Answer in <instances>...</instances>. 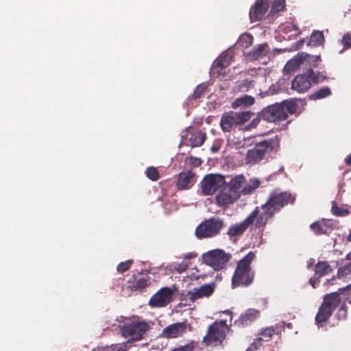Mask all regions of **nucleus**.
Instances as JSON below:
<instances>
[{
    "label": "nucleus",
    "mask_w": 351,
    "mask_h": 351,
    "mask_svg": "<svg viewBox=\"0 0 351 351\" xmlns=\"http://www.w3.org/2000/svg\"><path fill=\"white\" fill-rule=\"evenodd\" d=\"M304 43V39L300 40L296 43V49H300Z\"/></svg>",
    "instance_id": "obj_53"
},
{
    "label": "nucleus",
    "mask_w": 351,
    "mask_h": 351,
    "mask_svg": "<svg viewBox=\"0 0 351 351\" xmlns=\"http://www.w3.org/2000/svg\"><path fill=\"white\" fill-rule=\"evenodd\" d=\"M291 27L293 30L295 31L294 35L298 36L300 34V30L299 27L297 26V25L292 23L291 25Z\"/></svg>",
    "instance_id": "obj_50"
},
{
    "label": "nucleus",
    "mask_w": 351,
    "mask_h": 351,
    "mask_svg": "<svg viewBox=\"0 0 351 351\" xmlns=\"http://www.w3.org/2000/svg\"><path fill=\"white\" fill-rule=\"evenodd\" d=\"M149 328V326L145 322H133L123 326L121 331L124 337L132 341H137L142 339Z\"/></svg>",
    "instance_id": "obj_11"
},
{
    "label": "nucleus",
    "mask_w": 351,
    "mask_h": 351,
    "mask_svg": "<svg viewBox=\"0 0 351 351\" xmlns=\"http://www.w3.org/2000/svg\"><path fill=\"white\" fill-rule=\"evenodd\" d=\"M285 0H274L271 7V13L276 14L283 11L285 8Z\"/></svg>",
    "instance_id": "obj_37"
},
{
    "label": "nucleus",
    "mask_w": 351,
    "mask_h": 351,
    "mask_svg": "<svg viewBox=\"0 0 351 351\" xmlns=\"http://www.w3.org/2000/svg\"><path fill=\"white\" fill-rule=\"evenodd\" d=\"M336 277L333 276L332 278L327 280V282L330 285H333V281L335 280Z\"/></svg>",
    "instance_id": "obj_54"
},
{
    "label": "nucleus",
    "mask_w": 351,
    "mask_h": 351,
    "mask_svg": "<svg viewBox=\"0 0 351 351\" xmlns=\"http://www.w3.org/2000/svg\"><path fill=\"white\" fill-rule=\"evenodd\" d=\"M226 184L224 176L220 174H208L201 181V190L204 195H211L221 190Z\"/></svg>",
    "instance_id": "obj_8"
},
{
    "label": "nucleus",
    "mask_w": 351,
    "mask_h": 351,
    "mask_svg": "<svg viewBox=\"0 0 351 351\" xmlns=\"http://www.w3.org/2000/svg\"><path fill=\"white\" fill-rule=\"evenodd\" d=\"M231 256L223 250L216 249L210 250L203 255L204 262L215 270L223 269L229 261Z\"/></svg>",
    "instance_id": "obj_9"
},
{
    "label": "nucleus",
    "mask_w": 351,
    "mask_h": 351,
    "mask_svg": "<svg viewBox=\"0 0 351 351\" xmlns=\"http://www.w3.org/2000/svg\"><path fill=\"white\" fill-rule=\"evenodd\" d=\"M303 62V54L299 57H295L289 60L284 66L283 72L285 74L291 73L295 71Z\"/></svg>",
    "instance_id": "obj_25"
},
{
    "label": "nucleus",
    "mask_w": 351,
    "mask_h": 351,
    "mask_svg": "<svg viewBox=\"0 0 351 351\" xmlns=\"http://www.w3.org/2000/svg\"><path fill=\"white\" fill-rule=\"evenodd\" d=\"M311 266V264L308 265V267L309 268Z\"/></svg>",
    "instance_id": "obj_60"
},
{
    "label": "nucleus",
    "mask_w": 351,
    "mask_h": 351,
    "mask_svg": "<svg viewBox=\"0 0 351 351\" xmlns=\"http://www.w3.org/2000/svg\"><path fill=\"white\" fill-rule=\"evenodd\" d=\"M337 227V223L333 219H322L311 224L310 228L317 234L329 235Z\"/></svg>",
    "instance_id": "obj_14"
},
{
    "label": "nucleus",
    "mask_w": 351,
    "mask_h": 351,
    "mask_svg": "<svg viewBox=\"0 0 351 351\" xmlns=\"http://www.w3.org/2000/svg\"><path fill=\"white\" fill-rule=\"evenodd\" d=\"M260 185V181L257 179L250 180V182L245 185L241 190L243 195L252 193Z\"/></svg>",
    "instance_id": "obj_35"
},
{
    "label": "nucleus",
    "mask_w": 351,
    "mask_h": 351,
    "mask_svg": "<svg viewBox=\"0 0 351 351\" xmlns=\"http://www.w3.org/2000/svg\"><path fill=\"white\" fill-rule=\"evenodd\" d=\"M224 226L223 220L218 217H210L197 226L195 235L198 239L213 237L220 233Z\"/></svg>",
    "instance_id": "obj_6"
},
{
    "label": "nucleus",
    "mask_w": 351,
    "mask_h": 351,
    "mask_svg": "<svg viewBox=\"0 0 351 351\" xmlns=\"http://www.w3.org/2000/svg\"><path fill=\"white\" fill-rule=\"evenodd\" d=\"M298 109V104L293 101L284 100L264 108L261 116L267 122L276 123L287 119L289 114H294Z\"/></svg>",
    "instance_id": "obj_3"
},
{
    "label": "nucleus",
    "mask_w": 351,
    "mask_h": 351,
    "mask_svg": "<svg viewBox=\"0 0 351 351\" xmlns=\"http://www.w3.org/2000/svg\"><path fill=\"white\" fill-rule=\"evenodd\" d=\"M193 346L189 345H186L184 346H180L179 348H175L172 350V351H193Z\"/></svg>",
    "instance_id": "obj_46"
},
{
    "label": "nucleus",
    "mask_w": 351,
    "mask_h": 351,
    "mask_svg": "<svg viewBox=\"0 0 351 351\" xmlns=\"http://www.w3.org/2000/svg\"><path fill=\"white\" fill-rule=\"evenodd\" d=\"M345 259L346 261H351V252L346 254Z\"/></svg>",
    "instance_id": "obj_55"
},
{
    "label": "nucleus",
    "mask_w": 351,
    "mask_h": 351,
    "mask_svg": "<svg viewBox=\"0 0 351 351\" xmlns=\"http://www.w3.org/2000/svg\"><path fill=\"white\" fill-rule=\"evenodd\" d=\"M332 311L322 304L315 316V321L317 324L326 322L331 316Z\"/></svg>",
    "instance_id": "obj_29"
},
{
    "label": "nucleus",
    "mask_w": 351,
    "mask_h": 351,
    "mask_svg": "<svg viewBox=\"0 0 351 351\" xmlns=\"http://www.w3.org/2000/svg\"><path fill=\"white\" fill-rule=\"evenodd\" d=\"M188 268V263L185 261H182L173 266V269L177 271L178 274L184 272Z\"/></svg>",
    "instance_id": "obj_43"
},
{
    "label": "nucleus",
    "mask_w": 351,
    "mask_h": 351,
    "mask_svg": "<svg viewBox=\"0 0 351 351\" xmlns=\"http://www.w3.org/2000/svg\"><path fill=\"white\" fill-rule=\"evenodd\" d=\"M206 89V86L204 84H201L198 85L191 96V98L196 100L203 97L205 95V91Z\"/></svg>",
    "instance_id": "obj_38"
},
{
    "label": "nucleus",
    "mask_w": 351,
    "mask_h": 351,
    "mask_svg": "<svg viewBox=\"0 0 351 351\" xmlns=\"http://www.w3.org/2000/svg\"><path fill=\"white\" fill-rule=\"evenodd\" d=\"M331 212L337 217H346L350 214V211L347 208L339 207L335 202H332Z\"/></svg>",
    "instance_id": "obj_36"
},
{
    "label": "nucleus",
    "mask_w": 351,
    "mask_h": 351,
    "mask_svg": "<svg viewBox=\"0 0 351 351\" xmlns=\"http://www.w3.org/2000/svg\"><path fill=\"white\" fill-rule=\"evenodd\" d=\"M341 302L340 294L338 292H332L324 297L322 304L333 312L340 305Z\"/></svg>",
    "instance_id": "obj_22"
},
{
    "label": "nucleus",
    "mask_w": 351,
    "mask_h": 351,
    "mask_svg": "<svg viewBox=\"0 0 351 351\" xmlns=\"http://www.w3.org/2000/svg\"><path fill=\"white\" fill-rule=\"evenodd\" d=\"M295 199V197L289 192L271 191L265 204L261 207L256 206L242 222L230 226L227 234L230 239L241 237L249 226H252L255 231L258 230L263 235L269 219L289 204H293Z\"/></svg>",
    "instance_id": "obj_1"
},
{
    "label": "nucleus",
    "mask_w": 351,
    "mask_h": 351,
    "mask_svg": "<svg viewBox=\"0 0 351 351\" xmlns=\"http://www.w3.org/2000/svg\"><path fill=\"white\" fill-rule=\"evenodd\" d=\"M206 138V134L202 131H197L191 134L189 142L192 147H200L203 145Z\"/></svg>",
    "instance_id": "obj_30"
},
{
    "label": "nucleus",
    "mask_w": 351,
    "mask_h": 351,
    "mask_svg": "<svg viewBox=\"0 0 351 351\" xmlns=\"http://www.w3.org/2000/svg\"><path fill=\"white\" fill-rule=\"evenodd\" d=\"M195 181V174L192 171H183L178 175L176 186L180 190L189 189Z\"/></svg>",
    "instance_id": "obj_18"
},
{
    "label": "nucleus",
    "mask_w": 351,
    "mask_h": 351,
    "mask_svg": "<svg viewBox=\"0 0 351 351\" xmlns=\"http://www.w3.org/2000/svg\"><path fill=\"white\" fill-rule=\"evenodd\" d=\"M254 86V82L252 80H245L241 82L239 87L242 91H247Z\"/></svg>",
    "instance_id": "obj_42"
},
{
    "label": "nucleus",
    "mask_w": 351,
    "mask_h": 351,
    "mask_svg": "<svg viewBox=\"0 0 351 351\" xmlns=\"http://www.w3.org/2000/svg\"><path fill=\"white\" fill-rule=\"evenodd\" d=\"M280 137L276 135L271 138L265 139L255 143L254 147L246 154L247 164H256L263 159L269 157L271 153L277 152L280 148Z\"/></svg>",
    "instance_id": "obj_2"
},
{
    "label": "nucleus",
    "mask_w": 351,
    "mask_h": 351,
    "mask_svg": "<svg viewBox=\"0 0 351 351\" xmlns=\"http://www.w3.org/2000/svg\"><path fill=\"white\" fill-rule=\"evenodd\" d=\"M172 351V350H171Z\"/></svg>",
    "instance_id": "obj_61"
},
{
    "label": "nucleus",
    "mask_w": 351,
    "mask_h": 351,
    "mask_svg": "<svg viewBox=\"0 0 351 351\" xmlns=\"http://www.w3.org/2000/svg\"><path fill=\"white\" fill-rule=\"evenodd\" d=\"M332 267L327 261H318L314 268L315 276L320 278L332 271Z\"/></svg>",
    "instance_id": "obj_24"
},
{
    "label": "nucleus",
    "mask_w": 351,
    "mask_h": 351,
    "mask_svg": "<svg viewBox=\"0 0 351 351\" xmlns=\"http://www.w3.org/2000/svg\"><path fill=\"white\" fill-rule=\"evenodd\" d=\"M268 8L269 3L267 0H256L250 11V19L251 21L256 22L262 20Z\"/></svg>",
    "instance_id": "obj_17"
},
{
    "label": "nucleus",
    "mask_w": 351,
    "mask_h": 351,
    "mask_svg": "<svg viewBox=\"0 0 351 351\" xmlns=\"http://www.w3.org/2000/svg\"><path fill=\"white\" fill-rule=\"evenodd\" d=\"M132 263V260H128L125 262L120 263L117 267V271L123 273L128 271L131 267Z\"/></svg>",
    "instance_id": "obj_40"
},
{
    "label": "nucleus",
    "mask_w": 351,
    "mask_h": 351,
    "mask_svg": "<svg viewBox=\"0 0 351 351\" xmlns=\"http://www.w3.org/2000/svg\"><path fill=\"white\" fill-rule=\"evenodd\" d=\"M254 38L250 34H242L239 40L238 44L243 48H247L251 46L253 43Z\"/></svg>",
    "instance_id": "obj_34"
},
{
    "label": "nucleus",
    "mask_w": 351,
    "mask_h": 351,
    "mask_svg": "<svg viewBox=\"0 0 351 351\" xmlns=\"http://www.w3.org/2000/svg\"><path fill=\"white\" fill-rule=\"evenodd\" d=\"M315 75L317 78L318 83L322 82L323 81L328 79V77L326 76L325 72H319V71L317 73L315 72Z\"/></svg>",
    "instance_id": "obj_45"
},
{
    "label": "nucleus",
    "mask_w": 351,
    "mask_h": 351,
    "mask_svg": "<svg viewBox=\"0 0 351 351\" xmlns=\"http://www.w3.org/2000/svg\"><path fill=\"white\" fill-rule=\"evenodd\" d=\"M268 45L267 43L258 45L253 50L250 51L247 56L254 60H257L267 56L268 52Z\"/></svg>",
    "instance_id": "obj_28"
},
{
    "label": "nucleus",
    "mask_w": 351,
    "mask_h": 351,
    "mask_svg": "<svg viewBox=\"0 0 351 351\" xmlns=\"http://www.w3.org/2000/svg\"><path fill=\"white\" fill-rule=\"evenodd\" d=\"M255 256L254 252H250L239 261L232 278L233 287H246L252 284L254 278V272L250 265Z\"/></svg>",
    "instance_id": "obj_4"
},
{
    "label": "nucleus",
    "mask_w": 351,
    "mask_h": 351,
    "mask_svg": "<svg viewBox=\"0 0 351 351\" xmlns=\"http://www.w3.org/2000/svg\"><path fill=\"white\" fill-rule=\"evenodd\" d=\"M117 351H126V349L124 348V346H119L117 348Z\"/></svg>",
    "instance_id": "obj_56"
},
{
    "label": "nucleus",
    "mask_w": 351,
    "mask_h": 351,
    "mask_svg": "<svg viewBox=\"0 0 351 351\" xmlns=\"http://www.w3.org/2000/svg\"><path fill=\"white\" fill-rule=\"evenodd\" d=\"M240 196V193L232 191L224 186L215 195V204L218 207L225 210L233 204Z\"/></svg>",
    "instance_id": "obj_13"
},
{
    "label": "nucleus",
    "mask_w": 351,
    "mask_h": 351,
    "mask_svg": "<svg viewBox=\"0 0 351 351\" xmlns=\"http://www.w3.org/2000/svg\"><path fill=\"white\" fill-rule=\"evenodd\" d=\"M254 103V98L252 96L245 95L239 98H237L233 102V107L240 106H249Z\"/></svg>",
    "instance_id": "obj_32"
},
{
    "label": "nucleus",
    "mask_w": 351,
    "mask_h": 351,
    "mask_svg": "<svg viewBox=\"0 0 351 351\" xmlns=\"http://www.w3.org/2000/svg\"><path fill=\"white\" fill-rule=\"evenodd\" d=\"M252 113L250 111L233 112L224 113L220 121L221 130L224 132H230L234 128L242 125L249 121Z\"/></svg>",
    "instance_id": "obj_5"
},
{
    "label": "nucleus",
    "mask_w": 351,
    "mask_h": 351,
    "mask_svg": "<svg viewBox=\"0 0 351 351\" xmlns=\"http://www.w3.org/2000/svg\"><path fill=\"white\" fill-rule=\"evenodd\" d=\"M332 94L330 89L327 87H322L316 91H315L313 94H311L309 97L311 99L317 100L324 99Z\"/></svg>",
    "instance_id": "obj_33"
},
{
    "label": "nucleus",
    "mask_w": 351,
    "mask_h": 351,
    "mask_svg": "<svg viewBox=\"0 0 351 351\" xmlns=\"http://www.w3.org/2000/svg\"><path fill=\"white\" fill-rule=\"evenodd\" d=\"M278 326V328H284L285 326H286L288 328H290L291 329L293 328V325L291 323H288V324H286L285 322H281L280 323L278 324H277Z\"/></svg>",
    "instance_id": "obj_49"
},
{
    "label": "nucleus",
    "mask_w": 351,
    "mask_h": 351,
    "mask_svg": "<svg viewBox=\"0 0 351 351\" xmlns=\"http://www.w3.org/2000/svg\"><path fill=\"white\" fill-rule=\"evenodd\" d=\"M133 281L129 280L128 282V285L125 287L128 291H141L147 287L151 285L150 277L148 276H141V277H134L133 276Z\"/></svg>",
    "instance_id": "obj_20"
},
{
    "label": "nucleus",
    "mask_w": 351,
    "mask_h": 351,
    "mask_svg": "<svg viewBox=\"0 0 351 351\" xmlns=\"http://www.w3.org/2000/svg\"><path fill=\"white\" fill-rule=\"evenodd\" d=\"M324 41V36L322 32L313 31L310 36L308 45L318 47L323 44Z\"/></svg>",
    "instance_id": "obj_31"
},
{
    "label": "nucleus",
    "mask_w": 351,
    "mask_h": 351,
    "mask_svg": "<svg viewBox=\"0 0 351 351\" xmlns=\"http://www.w3.org/2000/svg\"><path fill=\"white\" fill-rule=\"evenodd\" d=\"M313 58H315L314 61H321V58L319 56H317Z\"/></svg>",
    "instance_id": "obj_57"
},
{
    "label": "nucleus",
    "mask_w": 351,
    "mask_h": 351,
    "mask_svg": "<svg viewBox=\"0 0 351 351\" xmlns=\"http://www.w3.org/2000/svg\"><path fill=\"white\" fill-rule=\"evenodd\" d=\"M348 240L349 241H351V232H350V233L348 234Z\"/></svg>",
    "instance_id": "obj_58"
},
{
    "label": "nucleus",
    "mask_w": 351,
    "mask_h": 351,
    "mask_svg": "<svg viewBox=\"0 0 351 351\" xmlns=\"http://www.w3.org/2000/svg\"><path fill=\"white\" fill-rule=\"evenodd\" d=\"M337 278L344 281L351 278V261L344 263L342 260V263L337 269Z\"/></svg>",
    "instance_id": "obj_23"
},
{
    "label": "nucleus",
    "mask_w": 351,
    "mask_h": 351,
    "mask_svg": "<svg viewBox=\"0 0 351 351\" xmlns=\"http://www.w3.org/2000/svg\"><path fill=\"white\" fill-rule=\"evenodd\" d=\"M232 58V55L230 52L225 51L216 60L214 67L220 69L221 71L230 64Z\"/></svg>",
    "instance_id": "obj_26"
},
{
    "label": "nucleus",
    "mask_w": 351,
    "mask_h": 351,
    "mask_svg": "<svg viewBox=\"0 0 351 351\" xmlns=\"http://www.w3.org/2000/svg\"><path fill=\"white\" fill-rule=\"evenodd\" d=\"M178 291L176 285L171 287H162L150 298L149 304L153 307L165 306L171 302L173 293Z\"/></svg>",
    "instance_id": "obj_12"
},
{
    "label": "nucleus",
    "mask_w": 351,
    "mask_h": 351,
    "mask_svg": "<svg viewBox=\"0 0 351 351\" xmlns=\"http://www.w3.org/2000/svg\"><path fill=\"white\" fill-rule=\"evenodd\" d=\"M258 316V311L252 308L248 309L244 314L241 315L239 319L234 321V326L239 328L245 327L255 321Z\"/></svg>",
    "instance_id": "obj_21"
},
{
    "label": "nucleus",
    "mask_w": 351,
    "mask_h": 351,
    "mask_svg": "<svg viewBox=\"0 0 351 351\" xmlns=\"http://www.w3.org/2000/svg\"><path fill=\"white\" fill-rule=\"evenodd\" d=\"M217 285L215 282L209 284H204L199 288H194L187 293L188 298L191 302L202 298H208L215 291Z\"/></svg>",
    "instance_id": "obj_15"
},
{
    "label": "nucleus",
    "mask_w": 351,
    "mask_h": 351,
    "mask_svg": "<svg viewBox=\"0 0 351 351\" xmlns=\"http://www.w3.org/2000/svg\"><path fill=\"white\" fill-rule=\"evenodd\" d=\"M186 161H188V162L193 167H199L202 164V160L199 158L191 156L186 158Z\"/></svg>",
    "instance_id": "obj_44"
},
{
    "label": "nucleus",
    "mask_w": 351,
    "mask_h": 351,
    "mask_svg": "<svg viewBox=\"0 0 351 351\" xmlns=\"http://www.w3.org/2000/svg\"><path fill=\"white\" fill-rule=\"evenodd\" d=\"M196 256V254L193 252L188 253L184 256V258L186 259H192L194 258Z\"/></svg>",
    "instance_id": "obj_51"
},
{
    "label": "nucleus",
    "mask_w": 351,
    "mask_h": 351,
    "mask_svg": "<svg viewBox=\"0 0 351 351\" xmlns=\"http://www.w3.org/2000/svg\"><path fill=\"white\" fill-rule=\"evenodd\" d=\"M318 84L313 69H308L302 74L295 77L291 82V88L299 93L306 92L312 84Z\"/></svg>",
    "instance_id": "obj_7"
},
{
    "label": "nucleus",
    "mask_w": 351,
    "mask_h": 351,
    "mask_svg": "<svg viewBox=\"0 0 351 351\" xmlns=\"http://www.w3.org/2000/svg\"><path fill=\"white\" fill-rule=\"evenodd\" d=\"M280 330L278 329V325L275 326L267 327L262 330L254 341L251 344L250 347L246 351H252L258 350L263 341H268L274 334L280 333Z\"/></svg>",
    "instance_id": "obj_16"
},
{
    "label": "nucleus",
    "mask_w": 351,
    "mask_h": 351,
    "mask_svg": "<svg viewBox=\"0 0 351 351\" xmlns=\"http://www.w3.org/2000/svg\"><path fill=\"white\" fill-rule=\"evenodd\" d=\"M305 57H308V58H310L311 56L308 54H305Z\"/></svg>",
    "instance_id": "obj_59"
},
{
    "label": "nucleus",
    "mask_w": 351,
    "mask_h": 351,
    "mask_svg": "<svg viewBox=\"0 0 351 351\" xmlns=\"http://www.w3.org/2000/svg\"><path fill=\"white\" fill-rule=\"evenodd\" d=\"M345 163L348 166H351V154L345 158Z\"/></svg>",
    "instance_id": "obj_52"
},
{
    "label": "nucleus",
    "mask_w": 351,
    "mask_h": 351,
    "mask_svg": "<svg viewBox=\"0 0 351 351\" xmlns=\"http://www.w3.org/2000/svg\"><path fill=\"white\" fill-rule=\"evenodd\" d=\"M319 278H317V277H315V276L312 278H310L309 280V283L311 285V286L313 287V288H315L316 286L315 285L317 283H319Z\"/></svg>",
    "instance_id": "obj_48"
},
{
    "label": "nucleus",
    "mask_w": 351,
    "mask_h": 351,
    "mask_svg": "<svg viewBox=\"0 0 351 351\" xmlns=\"http://www.w3.org/2000/svg\"><path fill=\"white\" fill-rule=\"evenodd\" d=\"M145 173L147 177L153 181H156L160 178L158 169L154 167H148L145 171Z\"/></svg>",
    "instance_id": "obj_39"
},
{
    "label": "nucleus",
    "mask_w": 351,
    "mask_h": 351,
    "mask_svg": "<svg viewBox=\"0 0 351 351\" xmlns=\"http://www.w3.org/2000/svg\"><path fill=\"white\" fill-rule=\"evenodd\" d=\"M186 330V325L184 322L172 324L162 331V337L167 339L177 338L182 336Z\"/></svg>",
    "instance_id": "obj_19"
},
{
    "label": "nucleus",
    "mask_w": 351,
    "mask_h": 351,
    "mask_svg": "<svg viewBox=\"0 0 351 351\" xmlns=\"http://www.w3.org/2000/svg\"><path fill=\"white\" fill-rule=\"evenodd\" d=\"M245 181V178L243 175H239L232 178L228 185L225 186L232 191H235L237 193H242L240 191L243 184Z\"/></svg>",
    "instance_id": "obj_27"
},
{
    "label": "nucleus",
    "mask_w": 351,
    "mask_h": 351,
    "mask_svg": "<svg viewBox=\"0 0 351 351\" xmlns=\"http://www.w3.org/2000/svg\"><path fill=\"white\" fill-rule=\"evenodd\" d=\"M262 118V117L261 116V113L258 115V117L255 119H254L250 124V128H256L257 126V125L259 123V122L261 121V119Z\"/></svg>",
    "instance_id": "obj_47"
},
{
    "label": "nucleus",
    "mask_w": 351,
    "mask_h": 351,
    "mask_svg": "<svg viewBox=\"0 0 351 351\" xmlns=\"http://www.w3.org/2000/svg\"><path fill=\"white\" fill-rule=\"evenodd\" d=\"M226 321L220 320L211 324L207 331V335L203 338L206 344L221 343L226 338Z\"/></svg>",
    "instance_id": "obj_10"
},
{
    "label": "nucleus",
    "mask_w": 351,
    "mask_h": 351,
    "mask_svg": "<svg viewBox=\"0 0 351 351\" xmlns=\"http://www.w3.org/2000/svg\"><path fill=\"white\" fill-rule=\"evenodd\" d=\"M341 44L343 45V49H348L351 47V31L347 32L343 36Z\"/></svg>",
    "instance_id": "obj_41"
}]
</instances>
